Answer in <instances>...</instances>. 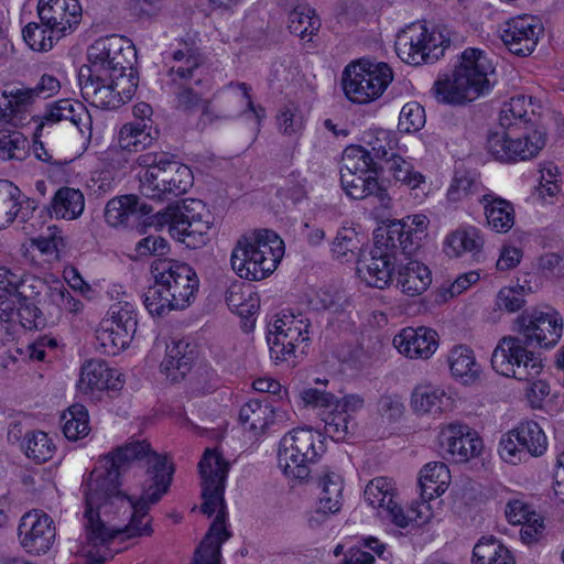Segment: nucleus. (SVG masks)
Wrapping results in <instances>:
<instances>
[{"instance_id": "1", "label": "nucleus", "mask_w": 564, "mask_h": 564, "mask_svg": "<svg viewBox=\"0 0 564 564\" xmlns=\"http://www.w3.org/2000/svg\"><path fill=\"white\" fill-rule=\"evenodd\" d=\"M174 468L165 455L135 441L100 457L83 481L84 555L104 564L120 551L116 541L149 535L148 510L167 492Z\"/></svg>"}, {"instance_id": "2", "label": "nucleus", "mask_w": 564, "mask_h": 564, "mask_svg": "<svg viewBox=\"0 0 564 564\" xmlns=\"http://www.w3.org/2000/svg\"><path fill=\"white\" fill-rule=\"evenodd\" d=\"M202 477L203 503L200 510L207 517L216 514L204 540L197 547L193 564H218L221 544L230 538L226 528L225 482L229 463L216 449L207 448L198 464Z\"/></svg>"}, {"instance_id": "3", "label": "nucleus", "mask_w": 564, "mask_h": 564, "mask_svg": "<svg viewBox=\"0 0 564 564\" xmlns=\"http://www.w3.org/2000/svg\"><path fill=\"white\" fill-rule=\"evenodd\" d=\"M154 285L144 293V306L151 315L162 316L171 310L184 308L198 288L193 269L172 259H158L151 265Z\"/></svg>"}, {"instance_id": "4", "label": "nucleus", "mask_w": 564, "mask_h": 564, "mask_svg": "<svg viewBox=\"0 0 564 564\" xmlns=\"http://www.w3.org/2000/svg\"><path fill=\"white\" fill-rule=\"evenodd\" d=\"M140 193L153 200H170L193 185L191 169L169 152H145L137 158Z\"/></svg>"}, {"instance_id": "5", "label": "nucleus", "mask_w": 564, "mask_h": 564, "mask_svg": "<svg viewBox=\"0 0 564 564\" xmlns=\"http://www.w3.org/2000/svg\"><path fill=\"white\" fill-rule=\"evenodd\" d=\"M494 66L479 48H466L451 77L435 82L433 90L438 101L462 105L473 101L490 90L489 75Z\"/></svg>"}, {"instance_id": "6", "label": "nucleus", "mask_w": 564, "mask_h": 564, "mask_svg": "<svg viewBox=\"0 0 564 564\" xmlns=\"http://www.w3.org/2000/svg\"><path fill=\"white\" fill-rule=\"evenodd\" d=\"M184 41L183 47L173 52V59L183 62V65L171 67L167 72V88L173 96L175 108L193 112L202 107V116L208 121H214V111L210 101L203 98V77L200 66L204 56L195 46L193 39Z\"/></svg>"}, {"instance_id": "7", "label": "nucleus", "mask_w": 564, "mask_h": 564, "mask_svg": "<svg viewBox=\"0 0 564 564\" xmlns=\"http://www.w3.org/2000/svg\"><path fill=\"white\" fill-rule=\"evenodd\" d=\"M491 366L501 376L528 382L527 397L532 404L550 393V386L538 379L543 369L541 359L523 347L518 337H502L498 341L491 355Z\"/></svg>"}, {"instance_id": "8", "label": "nucleus", "mask_w": 564, "mask_h": 564, "mask_svg": "<svg viewBox=\"0 0 564 564\" xmlns=\"http://www.w3.org/2000/svg\"><path fill=\"white\" fill-rule=\"evenodd\" d=\"M283 256V240L274 231L263 229L237 241L230 263L241 279L260 281L276 269Z\"/></svg>"}, {"instance_id": "9", "label": "nucleus", "mask_w": 564, "mask_h": 564, "mask_svg": "<svg viewBox=\"0 0 564 564\" xmlns=\"http://www.w3.org/2000/svg\"><path fill=\"white\" fill-rule=\"evenodd\" d=\"M393 77L394 74L389 64L362 57L345 66L341 87L351 102L367 105L383 95Z\"/></svg>"}, {"instance_id": "10", "label": "nucleus", "mask_w": 564, "mask_h": 564, "mask_svg": "<svg viewBox=\"0 0 564 564\" xmlns=\"http://www.w3.org/2000/svg\"><path fill=\"white\" fill-rule=\"evenodd\" d=\"M325 452L324 440L318 431L297 427L280 441L278 459L284 475L291 479L305 480L311 475V464Z\"/></svg>"}, {"instance_id": "11", "label": "nucleus", "mask_w": 564, "mask_h": 564, "mask_svg": "<svg viewBox=\"0 0 564 564\" xmlns=\"http://www.w3.org/2000/svg\"><path fill=\"white\" fill-rule=\"evenodd\" d=\"M311 321L303 314L282 312L270 324L267 341L270 357L278 364L307 354Z\"/></svg>"}, {"instance_id": "12", "label": "nucleus", "mask_w": 564, "mask_h": 564, "mask_svg": "<svg viewBox=\"0 0 564 564\" xmlns=\"http://www.w3.org/2000/svg\"><path fill=\"white\" fill-rule=\"evenodd\" d=\"M156 217L160 226L167 225L171 236L193 248L206 243L214 219L203 202L197 199L169 206Z\"/></svg>"}, {"instance_id": "13", "label": "nucleus", "mask_w": 564, "mask_h": 564, "mask_svg": "<svg viewBox=\"0 0 564 564\" xmlns=\"http://www.w3.org/2000/svg\"><path fill=\"white\" fill-rule=\"evenodd\" d=\"M378 163L373 162L367 149L350 145L344 150L340 166L343 189L354 199H362L370 195H382L377 180Z\"/></svg>"}, {"instance_id": "14", "label": "nucleus", "mask_w": 564, "mask_h": 564, "mask_svg": "<svg viewBox=\"0 0 564 564\" xmlns=\"http://www.w3.org/2000/svg\"><path fill=\"white\" fill-rule=\"evenodd\" d=\"M137 325V313L131 304H113L96 330V339L101 351L116 356L126 349L135 335Z\"/></svg>"}, {"instance_id": "15", "label": "nucleus", "mask_w": 564, "mask_h": 564, "mask_svg": "<svg viewBox=\"0 0 564 564\" xmlns=\"http://www.w3.org/2000/svg\"><path fill=\"white\" fill-rule=\"evenodd\" d=\"M518 132H494L488 137V152L505 163L535 158L545 147V132L538 128Z\"/></svg>"}, {"instance_id": "16", "label": "nucleus", "mask_w": 564, "mask_h": 564, "mask_svg": "<svg viewBox=\"0 0 564 564\" xmlns=\"http://www.w3.org/2000/svg\"><path fill=\"white\" fill-rule=\"evenodd\" d=\"M519 336L522 346L544 348L553 347L558 343L563 334V318L561 314L550 306L533 308L523 312L518 318Z\"/></svg>"}, {"instance_id": "17", "label": "nucleus", "mask_w": 564, "mask_h": 564, "mask_svg": "<svg viewBox=\"0 0 564 564\" xmlns=\"http://www.w3.org/2000/svg\"><path fill=\"white\" fill-rule=\"evenodd\" d=\"M134 45L128 37H97L87 48L89 65L79 69L78 78L83 79L90 74H108L113 69L115 74L122 68V62L127 57H135Z\"/></svg>"}, {"instance_id": "18", "label": "nucleus", "mask_w": 564, "mask_h": 564, "mask_svg": "<svg viewBox=\"0 0 564 564\" xmlns=\"http://www.w3.org/2000/svg\"><path fill=\"white\" fill-rule=\"evenodd\" d=\"M395 497L394 485L387 477L370 480L364 491L365 500L377 509L378 516L400 528H406L412 520L425 522L429 519V514H423L421 509L416 510L413 507L410 510L411 514L405 513L395 501Z\"/></svg>"}, {"instance_id": "19", "label": "nucleus", "mask_w": 564, "mask_h": 564, "mask_svg": "<svg viewBox=\"0 0 564 564\" xmlns=\"http://www.w3.org/2000/svg\"><path fill=\"white\" fill-rule=\"evenodd\" d=\"M546 448L547 440L541 426L534 421H524L502 437L499 453L505 462L517 465L528 456L543 455Z\"/></svg>"}, {"instance_id": "20", "label": "nucleus", "mask_w": 564, "mask_h": 564, "mask_svg": "<svg viewBox=\"0 0 564 564\" xmlns=\"http://www.w3.org/2000/svg\"><path fill=\"white\" fill-rule=\"evenodd\" d=\"M55 527L52 518L40 510L24 513L18 527L21 546L30 554H45L55 541Z\"/></svg>"}, {"instance_id": "21", "label": "nucleus", "mask_w": 564, "mask_h": 564, "mask_svg": "<svg viewBox=\"0 0 564 564\" xmlns=\"http://www.w3.org/2000/svg\"><path fill=\"white\" fill-rule=\"evenodd\" d=\"M451 45V37H397L395 53L410 65H422L438 61Z\"/></svg>"}, {"instance_id": "22", "label": "nucleus", "mask_w": 564, "mask_h": 564, "mask_svg": "<svg viewBox=\"0 0 564 564\" xmlns=\"http://www.w3.org/2000/svg\"><path fill=\"white\" fill-rule=\"evenodd\" d=\"M398 263L397 257L375 239L370 257L358 260L357 273L371 288L384 289L392 281V272Z\"/></svg>"}, {"instance_id": "23", "label": "nucleus", "mask_w": 564, "mask_h": 564, "mask_svg": "<svg viewBox=\"0 0 564 564\" xmlns=\"http://www.w3.org/2000/svg\"><path fill=\"white\" fill-rule=\"evenodd\" d=\"M37 14L47 30L64 33L79 23L82 7L78 0H39Z\"/></svg>"}, {"instance_id": "24", "label": "nucleus", "mask_w": 564, "mask_h": 564, "mask_svg": "<svg viewBox=\"0 0 564 564\" xmlns=\"http://www.w3.org/2000/svg\"><path fill=\"white\" fill-rule=\"evenodd\" d=\"M122 387L117 370L111 369L102 359H90L80 369L77 388L80 393L93 399L97 392L117 391Z\"/></svg>"}, {"instance_id": "25", "label": "nucleus", "mask_w": 564, "mask_h": 564, "mask_svg": "<svg viewBox=\"0 0 564 564\" xmlns=\"http://www.w3.org/2000/svg\"><path fill=\"white\" fill-rule=\"evenodd\" d=\"M393 346L410 359H429L438 348V335L429 327H406L393 338Z\"/></svg>"}, {"instance_id": "26", "label": "nucleus", "mask_w": 564, "mask_h": 564, "mask_svg": "<svg viewBox=\"0 0 564 564\" xmlns=\"http://www.w3.org/2000/svg\"><path fill=\"white\" fill-rule=\"evenodd\" d=\"M32 93L26 87L6 84L0 89V123L22 127L30 117Z\"/></svg>"}, {"instance_id": "27", "label": "nucleus", "mask_w": 564, "mask_h": 564, "mask_svg": "<svg viewBox=\"0 0 564 564\" xmlns=\"http://www.w3.org/2000/svg\"><path fill=\"white\" fill-rule=\"evenodd\" d=\"M440 443L456 463L467 462L477 456L482 442L467 425L449 424L441 432Z\"/></svg>"}, {"instance_id": "28", "label": "nucleus", "mask_w": 564, "mask_h": 564, "mask_svg": "<svg viewBox=\"0 0 564 564\" xmlns=\"http://www.w3.org/2000/svg\"><path fill=\"white\" fill-rule=\"evenodd\" d=\"M83 98L100 109H117L123 105L120 96L109 80L108 74H90L79 79Z\"/></svg>"}, {"instance_id": "29", "label": "nucleus", "mask_w": 564, "mask_h": 564, "mask_svg": "<svg viewBox=\"0 0 564 564\" xmlns=\"http://www.w3.org/2000/svg\"><path fill=\"white\" fill-rule=\"evenodd\" d=\"M412 229V226L393 223L386 229H379L375 239H378L379 243L384 246V250L391 251L397 257L398 261L401 260V256L408 260V257L419 248L422 239V237Z\"/></svg>"}, {"instance_id": "30", "label": "nucleus", "mask_w": 564, "mask_h": 564, "mask_svg": "<svg viewBox=\"0 0 564 564\" xmlns=\"http://www.w3.org/2000/svg\"><path fill=\"white\" fill-rule=\"evenodd\" d=\"M531 108V98L525 96L512 97L505 102L499 113V124L503 132L528 131L534 128L535 113Z\"/></svg>"}, {"instance_id": "31", "label": "nucleus", "mask_w": 564, "mask_h": 564, "mask_svg": "<svg viewBox=\"0 0 564 564\" xmlns=\"http://www.w3.org/2000/svg\"><path fill=\"white\" fill-rule=\"evenodd\" d=\"M152 213V207L141 203L135 195H123L110 199L105 207V220L111 227L128 225L140 216Z\"/></svg>"}, {"instance_id": "32", "label": "nucleus", "mask_w": 564, "mask_h": 564, "mask_svg": "<svg viewBox=\"0 0 564 564\" xmlns=\"http://www.w3.org/2000/svg\"><path fill=\"white\" fill-rule=\"evenodd\" d=\"M194 359L195 351L188 341L172 339L171 343H165V357L161 362V371L172 381H177L189 371Z\"/></svg>"}, {"instance_id": "33", "label": "nucleus", "mask_w": 564, "mask_h": 564, "mask_svg": "<svg viewBox=\"0 0 564 564\" xmlns=\"http://www.w3.org/2000/svg\"><path fill=\"white\" fill-rule=\"evenodd\" d=\"M33 203L21 200V191L12 182L0 180V229L8 227L17 217L25 220Z\"/></svg>"}, {"instance_id": "34", "label": "nucleus", "mask_w": 564, "mask_h": 564, "mask_svg": "<svg viewBox=\"0 0 564 564\" xmlns=\"http://www.w3.org/2000/svg\"><path fill=\"white\" fill-rule=\"evenodd\" d=\"M397 264L399 267L397 284L404 294L419 295L431 284V271L425 264L411 259H408L406 263L400 260Z\"/></svg>"}, {"instance_id": "35", "label": "nucleus", "mask_w": 564, "mask_h": 564, "mask_svg": "<svg viewBox=\"0 0 564 564\" xmlns=\"http://www.w3.org/2000/svg\"><path fill=\"white\" fill-rule=\"evenodd\" d=\"M451 474L447 466L441 462L426 464L420 471L419 485L423 503L417 508H426V502L441 496L448 488Z\"/></svg>"}, {"instance_id": "36", "label": "nucleus", "mask_w": 564, "mask_h": 564, "mask_svg": "<svg viewBox=\"0 0 564 564\" xmlns=\"http://www.w3.org/2000/svg\"><path fill=\"white\" fill-rule=\"evenodd\" d=\"M485 239L481 230L475 226H462L447 235L444 251L449 257H460L465 253L478 254Z\"/></svg>"}, {"instance_id": "37", "label": "nucleus", "mask_w": 564, "mask_h": 564, "mask_svg": "<svg viewBox=\"0 0 564 564\" xmlns=\"http://www.w3.org/2000/svg\"><path fill=\"white\" fill-rule=\"evenodd\" d=\"M276 419H282V415L275 412L268 403H262L258 400L247 402L239 411L241 424L252 432L253 436L265 433Z\"/></svg>"}, {"instance_id": "38", "label": "nucleus", "mask_w": 564, "mask_h": 564, "mask_svg": "<svg viewBox=\"0 0 564 564\" xmlns=\"http://www.w3.org/2000/svg\"><path fill=\"white\" fill-rule=\"evenodd\" d=\"M489 227L497 232L509 231L514 224L512 204L494 192L481 195V203Z\"/></svg>"}, {"instance_id": "39", "label": "nucleus", "mask_w": 564, "mask_h": 564, "mask_svg": "<svg viewBox=\"0 0 564 564\" xmlns=\"http://www.w3.org/2000/svg\"><path fill=\"white\" fill-rule=\"evenodd\" d=\"M301 398L306 405L325 410L330 408H334L335 410L339 409L350 415L364 406L362 398L357 394H350L343 398L341 400H338L332 393L316 388H308L303 390Z\"/></svg>"}, {"instance_id": "40", "label": "nucleus", "mask_w": 564, "mask_h": 564, "mask_svg": "<svg viewBox=\"0 0 564 564\" xmlns=\"http://www.w3.org/2000/svg\"><path fill=\"white\" fill-rule=\"evenodd\" d=\"M85 209L84 194L73 187H61L54 194L50 204V215L57 219H77Z\"/></svg>"}, {"instance_id": "41", "label": "nucleus", "mask_w": 564, "mask_h": 564, "mask_svg": "<svg viewBox=\"0 0 564 564\" xmlns=\"http://www.w3.org/2000/svg\"><path fill=\"white\" fill-rule=\"evenodd\" d=\"M412 409L416 413H442L452 405V399L444 389L425 384L417 386L411 397Z\"/></svg>"}, {"instance_id": "42", "label": "nucleus", "mask_w": 564, "mask_h": 564, "mask_svg": "<svg viewBox=\"0 0 564 564\" xmlns=\"http://www.w3.org/2000/svg\"><path fill=\"white\" fill-rule=\"evenodd\" d=\"M447 360L453 377L460 379L463 383H473L478 379L481 369L474 351L467 346L459 345L452 348Z\"/></svg>"}, {"instance_id": "43", "label": "nucleus", "mask_w": 564, "mask_h": 564, "mask_svg": "<svg viewBox=\"0 0 564 564\" xmlns=\"http://www.w3.org/2000/svg\"><path fill=\"white\" fill-rule=\"evenodd\" d=\"M249 86L245 83H238L237 85H234L232 83L223 90L218 98L223 100L224 102L228 104L229 107L225 109V112L219 116H215L217 119H229L232 117V112L235 110L234 105H238L240 108H247L250 112H252V116L254 117V120L257 124L260 123V120L262 117H264V109L263 108H256L253 105V101L251 99V96L249 94Z\"/></svg>"}, {"instance_id": "44", "label": "nucleus", "mask_w": 564, "mask_h": 564, "mask_svg": "<svg viewBox=\"0 0 564 564\" xmlns=\"http://www.w3.org/2000/svg\"><path fill=\"white\" fill-rule=\"evenodd\" d=\"M20 127L0 123V159L22 161L29 154V141Z\"/></svg>"}, {"instance_id": "45", "label": "nucleus", "mask_w": 564, "mask_h": 564, "mask_svg": "<svg viewBox=\"0 0 564 564\" xmlns=\"http://www.w3.org/2000/svg\"><path fill=\"white\" fill-rule=\"evenodd\" d=\"M474 564H516L511 552L494 536L481 538L473 550Z\"/></svg>"}, {"instance_id": "46", "label": "nucleus", "mask_w": 564, "mask_h": 564, "mask_svg": "<svg viewBox=\"0 0 564 564\" xmlns=\"http://www.w3.org/2000/svg\"><path fill=\"white\" fill-rule=\"evenodd\" d=\"M319 506L325 512H338L343 506L344 480L333 470L326 469L319 478Z\"/></svg>"}, {"instance_id": "47", "label": "nucleus", "mask_w": 564, "mask_h": 564, "mask_svg": "<svg viewBox=\"0 0 564 564\" xmlns=\"http://www.w3.org/2000/svg\"><path fill=\"white\" fill-rule=\"evenodd\" d=\"M322 420L324 421L325 433L335 442L346 441L355 433L356 423L354 416L341 410L330 408L321 409Z\"/></svg>"}, {"instance_id": "48", "label": "nucleus", "mask_w": 564, "mask_h": 564, "mask_svg": "<svg viewBox=\"0 0 564 564\" xmlns=\"http://www.w3.org/2000/svg\"><path fill=\"white\" fill-rule=\"evenodd\" d=\"M151 124L148 122H129L119 131V145L122 150L138 152L149 147L154 137L151 133Z\"/></svg>"}, {"instance_id": "49", "label": "nucleus", "mask_w": 564, "mask_h": 564, "mask_svg": "<svg viewBox=\"0 0 564 564\" xmlns=\"http://www.w3.org/2000/svg\"><path fill=\"white\" fill-rule=\"evenodd\" d=\"M25 456L35 464H43L50 460L56 446L53 440L42 431L28 432L21 443Z\"/></svg>"}, {"instance_id": "50", "label": "nucleus", "mask_w": 564, "mask_h": 564, "mask_svg": "<svg viewBox=\"0 0 564 564\" xmlns=\"http://www.w3.org/2000/svg\"><path fill=\"white\" fill-rule=\"evenodd\" d=\"M362 237L352 226L344 225L336 234L332 241L330 252L333 257L339 261L352 260L361 249Z\"/></svg>"}, {"instance_id": "51", "label": "nucleus", "mask_w": 564, "mask_h": 564, "mask_svg": "<svg viewBox=\"0 0 564 564\" xmlns=\"http://www.w3.org/2000/svg\"><path fill=\"white\" fill-rule=\"evenodd\" d=\"M63 433L69 441H77L89 433L88 411L83 404H73L61 416Z\"/></svg>"}, {"instance_id": "52", "label": "nucleus", "mask_w": 564, "mask_h": 564, "mask_svg": "<svg viewBox=\"0 0 564 564\" xmlns=\"http://www.w3.org/2000/svg\"><path fill=\"white\" fill-rule=\"evenodd\" d=\"M321 19L307 6H297L289 14L288 30L291 35H316Z\"/></svg>"}, {"instance_id": "53", "label": "nucleus", "mask_w": 564, "mask_h": 564, "mask_svg": "<svg viewBox=\"0 0 564 564\" xmlns=\"http://www.w3.org/2000/svg\"><path fill=\"white\" fill-rule=\"evenodd\" d=\"M243 284H232L226 293V302L231 312L242 318L253 316L259 310V299L256 294H246Z\"/></svg>"}, {"instance_id": "54", "label": "nucleus", "mask_w": 564, "mask_h": 564, "mask_svg": "<svg viewBox=\"0 0 564 564\" xmlns=\"http://www.w3.org/2000/svg\"><path fill=\"white\" fill-rule=\"evenodd\" d=\"M135 57H127L122 62V68L115 74L113 69L108 73L109 80L112 83L113 88L121 97H123V104L130 100L138 86V76L132 68V61Z\"/></svg>"}, {"instance_id": "55", "label": "nucleus", "mask_w": 564, "mask_h": 564, "mask_svg": "<svg viewBox=\"0 0 564 564\" xmlns=\"http://www.w3.org/2000/svg\"><path fill=\"white\" fill-rule=\"evenodd\" d=\"M532 292V288L527 280L523 284L519 282L516 285L502 288L496 299V304L500 310L514 313L525 304V296Z\"/></svg>"}, {"instance_id": "56", "label": "nucleus", "mask_w": 564, "mask_h": 564, "mask_svg": "<svg viewBox=\"0 0 564 564\" xmlns=\"http://www.w3.org/2000/svg\"><path fill=\"white\" fill-rule=\"evenodd\" d=\"M388 170L397 182H400L412 189L420 187V185L425 182V177L422 173L414 170L410 162L397 154L391 155L388 163Z\"/></svg>"}, {"instance_id": "57", "label": "nucleus", "mask_w": 564, "mask_h": 564, "mask_svg": "<svg viewBox=\"0 0 564 564\" xmlns=\"http://www.w3.org/2000/svg\"><path fill=\"white\" fill-rule=\"evenodd\" d=\"M490 192L476 178L469 176H460L454 180L448 188L447 195L451 200H462L464 198L475 197L479 204L481 203V195Z\"/></svg>"}, {"instance_id": "58", "label": "nucleus", "mask_w": 564, "mask_h": 564, "mask_svg": "<svg viewBox=\"0 0 564 564\" xmlns=\"http://www.w3.org/2000/svg\"><path fill=\"white\" fill-rule=\"evenodd\" d=\"M368 145L370 150H367L370 153V158L376 162V160H384L389 163V160L393 152L394 147L397 145V140L393 138L392 133L384 129H379L371 135V139L368 141Z\"/></svg>"}, {"instance_id": "59", "label": "nucleus", "mask_w": 564, "mask_h": 564, "mask_svg": "<svg viewBox=\"0 0 564 564\" xmlns=\"http://www.w3.org/2000/svg\"><path fill=\"white\" fill-rule=\"evenodd\" d=\"M425 124V110L424 108L415 102L405 104L399 116V130L406 133L416 132L422 129Z\"/></svg>"}, {"instance_id": "60", "label": "nucleus", "mask_w": 564, "mask_h": 564, "mask_svg": "<svg viewBox=\"0 0 564 564\" xmlns=\"http://www.w3.org/2000/svg\"><path fill=\"white\" fill-rule=\"evenodd\" d=\"M57 110H61L59 118H62V121H70L82 132L83 127H86L90 121V116L86 107L79 101L69 99L58 100Z\"/></svg>"}, {"instance_id": "61", "label": "nucleus", "mask_w": 564, "mask_h": 564, "mask_svg": "<svg viewBox=\"0 0 564 564\" xmlns=\"http://www.w3.org/2000/svg\"><path fill=\"white\" fill-rule=\"evenodd\" d=\"M279 130L285 135H294L302 131L304 117L300 108L293 104L284 106L278 115Z\"/></svg>"}, {"instance_id": "62", "label": "nucleus", "mask_w": 564, "mask_h": 564, "mask_svg": "<svg viewBox=\"0 0 564 564\" xmlns=\"http://www.w3.org/2000/svg\"><path fill=\"white\" fill-rule=\"evenodd\" d=\"M544 32L542 20L535 15H519L508 22L507 35H541Z\"/></svg>"}, {"instance_id": "63", "label": "nucleus", "mask_w": 564, "mask_h": 564, "mask_svg": "<svg viewBox=\"0 0 564 564\" xmlns=\"http://www.w3.org/2000/svg\"><path fill=\"white\" fill-rule=\"evenodd\" d=\"M19 307L17 316L21 326L28 330L42 329L46 325V319L42 311L32 301H18Z\"/></svg>"}, {"instance_id": "64", "label": "nucleus", "mask_w": 564, "mask_h": 564, "mask_svg": "<svg viewBox=\"0 0 564 564\" xmlns=\"http://www.w3.org/2000/svg\"><path fill=\"white\" fill-rule=\"evenodd\" d=\"M48 296L54 304L69 313H78L84 307L83 302L74 297L59 281H56L48 286Z\"/></svg>"}]
</instances>
